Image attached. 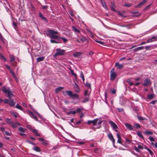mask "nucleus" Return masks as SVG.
Instances as JSON below:
<instances>
[{
	"mask_svg": "<svg viewBox=\"0 0 157 157\" xmlns=\"http://www.w3.org/2000/svg\"><path fill=\"white\" fill-rule=\"evenodd\" d=\"M115 7L114 2H111V5H110V8L111 10L113 11H116V10H115L114 8Z\"/></svg>",
	"mask_w": 157,
	"mask_h": 157,
	"instance_id": "16",
	"label": "nucleus"
},
{
	"mask_svg": "<svg viewBox=\"0 0 157 157\" xmlns=\"http://www.w3.org/2000/svg\"><path fill=\"white\" fill-rule=\"evenodd\" d=\"M144 4L142 3V2H141L139 4H138V5L135 6V8H137L138 7H140L141 6L143 5Z\"/></svg>",
	"mask_w": 157,
	"mask_h": 157,
	"instance_id": "37",
	"label": "nucleus"
},
{
	"mask_svg": "<svg viewBox=\"0 0 157 157\" xmlns=\"http://www.w3.org/2000/svg\"><path fill=\"white\" fill-rule=\"evenodd\" d=\"M75 91L77 93L79 92V88L78 86V85L76 84V83H75V85L74 86Z\"/></svg>",
	"mask_w": 157,
	"mask_h": 157,
	"instance_id": "14",
	"label": "nucleus"
},
{
	"mask_svg": "<svg viewBox=\"0 0 157 157\" xmlns=\"http://www.w3.org/2000/svg\"><path fill=\"white\" fill-rule=\"evenodd\" d=\"M26 141L27 142H28L29 144H32L34 145H36V144H35L29 140H26Z\"/></svg>",
	"mask_w": 157,
	"mask_h": 157,
	"instance_id": "49",
	"label": "nucleus"
},
{
	"mask_svg": "<svg viewBox=\"0 0 157 157\" xmlns=\"http://www.w3.org/2000/svg\"><path fill=\"white\" fill-rule=\"evenodd\" d=\"M116 93V90L114 89H113L112 91H111V93L112 94H115Z\"/></svg>",
	"mask_w": 157,
	"mask_h": 157,
	"instance_id": "64",
	"label": "nucleus"
},
{
	"mask_svg": "<svg viewBox=\"0 0 157 157\" xmlns=\"http://www.w3.org/2000/svg\"><path fill=\"white\" fill-rule=\"evenodd\" d=\"M29 113L30 114L32 115V116L31 117L34 119L36 121H37L38 120V118H37L36 116L34 115V113L31 111H30Z\"/></svg>",
	"mask_w": 157,
	"mask_h": 157,
	"instance_id": "12",
	"label": "nucleus"
},
{
	"mask_svg": "<svg viewBox=\"0 0 157 157\" xmlns=\"http://www.w3.org/2000/svg\"><path fill=\"white\" fill-rule=\"evenodd\" d=\"M11 125L14 128H16L17 127V125L13 123L11 124Z\"/></svg>",
	"mask_w": 157,
	"mask_h": 157,
	"instance_id": "61",
	"label": "nucleus"
},
{
	"mask_svg": "<svg viewBox=\"0 0 157 157\" xmlns=\"http://www.w3.org/2000/svg\"><path fill=\"white\" fill-rule=\"evenodd\" d=\"M81 40L82 42H83L86 41V39L84 37H82L81 38Z\"/></svg>",
	"mask_w": 157,
	"mask_h": 157,
	"instance_id": "54",
	"label": "nucleus"
},
{
	"mask_svg": "<svg viewBox=\"0 0 157 157\" xmlns=\"http://www.w3.org/2000/svg\"><path fill=\"white\" fill-rule=\"evenodd\" d=\"M27 128L29 129L31 131H32L33 130V127L29 125H27Z\"/></svg>",
	"mask_w": 157,
	"mask_h": 157,
	"instance_id": "39",
	"label": "nucleus"
},
{
	"mask_svg": "<svg viewBox=\"0 0 157 157\" xmlns=\"http://www.w3.org/2000/svg\"><path fill=\"white\" fill-rule=\"evenodd\" d=\"M147 150L149 152L151 155H152L153 154V152L149 149H147Z\"/></svg>",
	"mask_w": 157,
	"mask_h": 157,
	"instance_id": "52",
	"label": "nucleus"
},
{
	"mask_svg": "<svg viewBox=\"0 0 157 157\" xmlns=\"http://www.w3.org/2000/svg\"><path fill=\"white\" fill-rule=\"evenodd\" d=\"M6 66L7 67V69L10 72V71L12 70L11 69L10 67L9 66H8L7 65H6Z\"/></svg>",
	"mask_w": 157,
	"mask_h": 157,
	"instance_id": "50",
	"label": "nucleus"
},
{
	"mask_svg": "<svg viewBox=\"0 0 157 157\" xmlns=\"http://www.w3.org/2000/svg\"><path fill=\"white\" fill-rule=\"evenodd\" d=\"M124 124L127 128L128 129L130 130H133V128L132 126L130 124L128 123H125Z\"/></svg>",
	"mask_w": 157,
	"mask_h": 157,
	"instance_id": "11",
	"label": "nucleus"
},
{
	"mask_svg": "<svg viewBox=\"0 0 157 157\" xmlns=\"http://www.w3.org/2000/svg\"><path fill=\"white\" fill-rule=\"evenodd\" d=\"M138 118L140 121H143L146 120L145 118L140 116H138Z\"/></svg>",
	"mask_w": 157,
	"mask_h": 157,
	"instance_id": "38",
	"label": "nucleus"
},
{
	"mask_svg": "<svg viewBox=\"0 0 157 157\" xmlns=\"http://www.w3.org/2000/svg\"><path fill=\"white\" fill-rule=\"evenodd\" d=\"M59 39H62L63 40L64 43H66L68 41V40L66 38L61 36L59 37V39L57 40L58 41H59Z\"/></svg>",
	"mask_w": 157,
	"mask_h": 157,
	"instance_id": "22",
	"label": "nucleus"
},
{
	"mask_svg": "<svg viewBox=\"0 0 157 157\" xmlns=\"http://www.w3.org/2000/svg\"><path fill=\"white\" fill-rule=\"evenodd\" d=\"M6 121L7 123L9 124H11L13 123V121L10 119L6 118Z\"/></svg>",
	"mask_w": 157,
	"mask_h": 157,
	"instance_id": "28",
	"label": "nucleus"
},
{
	"mask_svg": "<svg viewBox=\"0 0 157 157\" xmlns=\"http://www.w3.org/2000/svg\"><path fill=\"white\" fill-rule=\"evenodd\" d=\"M134 126L136 128H140V125L138 123H136L134 124Z\"/></svg>",
	"mask_w": 157,
	"mask_h": 157,
	"instance_id": "45",
	"label": "nucleus"
},
{
	"mask_svg": "<svg viewBox=\"0 0 157 157\" xmlns=\"http://www.w3.org/2000/svg\"><path fill=\"white\" fill-rule=\"evenodd\" d=\"M109 123L113 129H117L118 128V127L116 124L113 121H109Z\"/></svg>",
	"mask_w": 157,
	"mask_h": 157,
	"instance_id": "8",
	"label": "nucleus"
},
{
	"mask_svg": "<svg viewBox=\"0 0 157 157\" xmlns=\"http://www.w3.org/2000/svg\"><path fill=\"white\" fill-rule=\"evenodd\" d=\"M5 133L6 135L8 136H10L11 135L10 133L7 131H5Z\"/></svg>",
	"mask_w": 157,
	"mask_h": 157,
	"instance_id": "62",
	"label": "nucleus"
},
{
	"mask_svg": "<svg viewBox=\"0 0 157 157\" xmlns=\"http://www.w3.org/2000/svg\"><path fill=\"white\" fill-rule=\"evenodd\" d=\"M32 132H33L36 136H40V135L38 134V132L37 130L36 129H33L32 131Z\"/></svg>",
	"mask_w": 157,
	"mask_h": 157,
	"instance_id": "26",
	"label": "nucleus"
},
{
	"mask_svg": "<svg viewBox=\"0 0 157 157\" xmlns=\"http://www.w3.org/2000/svg\"><path fill=\"white\" fill-rule=\"evenodd\" d=\"M50 42L52 43H61V42H58L56 41V40H53V39H51L50 40Z\"/></svg>",
	"mask_w": 157,
	"mask_h": 157,
	"instance_id": "36",
	"label": "nucleus"
},
{
	"mask_svg": "<svg viewBox=\"0 0 157 157\" xmlns=\"http://www.w3.org/2000/svg\"><path fill=\"white\" fill-rule=\"evenodd\" d=\"M76 111H70L67 113L68 115H71V114H75L76 113Z\"/></svg>",
	"mask_w": 157,
	"mask_h": 157,
	"instance_id": "29",
	"label": "nucleus"
},
{
	"mask_svg": "<svg viewBox=\"0 0 157 157\" xmlns=\"http://www.w3.org/2000/svg\"><path fill=\"white\" fill-rule=\"evenodd\" d=\"M144 134L146 135H152L153 134V132L151 131H146L144 132Z\"/></svg>",
	"mask_w": 157,
	"mask_h": 157,
	"instance_id": "31",
	"label": "nucleus"
},
{
	"mask_svg": "<svg viewBox=\"0 0 157 157\" xmlns=\"http://www.w3.org/2000/svg\"><path fill=\"white\" fill-rule=\"evenodd\" d=\"M56 52L53 56L54 57L57 56L63 55L64 54L65 50H61L60 48H57L56 50Z\"/></svg>",
	"mask_w": 157,
	"mask_h": 157,
	"instance_id": "4",
	"label": "nucleus"
},
{
	"mask_svg": "<svg viewBox=\"0 0 157 157\" xmlns=\"http://www.w3.org/2000/svg\"><path fill=\"white\" fill-rule=\"evenodd\" d=\"M157 102V100H153V101H152L150 103V104H152L153 105H154Z\"/></svg>",
	"mask_w": 157,
	"mask_h": 157,
	"instance_id": "55",
	"label": "nucleus"
},
{
	"mask_svg": "<svg viewBox=\"0 0 157 157\" xmlns=\"http://www.w3.org/2000/svg\"><path fill=\"white\" fill-rule=\"evenodd\" d=\"M63 88V87H59L55 89V92L56 93H57L59 92V91L62 90Z\"/></svg>",
	"mask_w": 157,
	"mask_h": 157,
	"instance_id": "20",
	"label": "nucleus"
},
{
	"mask_svg": "<svg viewBox=\"0 0 157 157\" xmlns=\"http://www.w3.org/2000/svg\"><path fill=\"white\" fill-rule=\"evenodd\" d=\"M82 54V53L80 52H76L73 54V56L75 57H78Z\"/></svg>",
	"mask_w": 157,
	"mask_h": 157,
	"instance_id": "17",
	"label": "nucleus"
},
{
	"mask_svg": "<svg viewBox=\"0 0 157 157\" xmlns=\"http://www.w3.org/2000/svg\"><path fill=\"white\" fill-rule=\"evenodd\" d=\"M117 109L118 110L119 112H121L124 111V109L123 108H117Z\"/></svg>",
	"mask_w": 157,
	"mask_h": 157,
	"instance_id": "56",
	"label": "nucleus"
},
{
	"mask_svg": "<svg viewBox=\"0 0 157 157\" xmlns=\"http://www.w3.org/2000/svg\"><path fill=\"white\" fill-rule=\"evenodd\" d=\"M30 8L31 9V10L33 11H36V10L35 7L33 5L32 3H31L30 4Z\"/></svg>",
	"mask_w": 157,
	"mask_h": 157,
	"instance_id": "34",
	"label": "nucleus"
},
{
	"mask_svg": "<svg viewBox=\"0 0 157 157\" xmlns=\"http://www.w3.org/2000/svg\"><path fill=\"white\" fill-rule=\"evenodd\" d=\"M89 99V98H86L82 102L85 103L88 101Z\"/></svg>",
	"mask_w": 157,
	"mask_h": 157,
	"instance_id": "46",
	"label": "nucleus"
},
{
	"mask_svg": "<svg viewBox=\"0 0 157 157\" xmlns=\"http://www.w3.org/2000/svg\"><path fill=\"white\" fill-rule=\"evenodd\" d=\"M58 32L57 31H55L52 29L48 30L47 33H46V35L51 38L59 39V37L57 35Z\"/></svg>",
	"mask_w": 157,
	"mask_h": 157,
	"instance_id": "2",
	"label": "nucleus"
},
{
	"mask_svg": "<svg viewBox=\"0 0 157 157\" xmlns=\"http://www.w3.org/2000/svg\"><path fill=\"white\" fill-rule=\"evenodd\" d=\"M101 4H102L103 7L106 9H107V6L105 3V2L103 0H101Z\"/></svg>",
	"mask_w": 157,
	"mask_h": 157,
	"instance_id": "18",
	"label": "nucleus"
},
{
	"mask_svg": "<svg viewBox=\"0 0 157 157\" xmlns=\"http://www.w3.org/2000/svg\"><path fill=\"white\" fill-rule=\"evenodd\" d=\"M44 57H38L36 59L37 62H39L42 61L44 60Z\"/></svg>",
	"mask_w": 157,
	"mask_h": 157,
	"instance_id": "27",
	"label": "nucleus"
},
{
	"mask_svg": "<svg viewBox=\"0 0 157 157\" xmlns=\"http://www.w3.org/2000/svg\"><path fill=\"white\" fill-rule=\"evenodd\" d=\"M120 26L122 27H128V29H130L131 28L129 26V25H120Z\"/></svg>",
	"mask_w": 157,
	"mask_h": 157,
	"instance_id": "51",
	"label": "nucleus"
},
{
	"mask_svg": "<svg viewBox=\"0 0 157 157\" xmlns=\"http://www.w3.org/2000/svg\"><path fill=\"white\" fill-rule=\"evenodd\" d=\"M66 93L70 97L73 99H79V96L78 95L76 94H73L71 91H66Z\"/></svg>",
	"mask_w": 157,
	"mask_h": 157,
	"instance_id": "3",
	"label": "nucleus"
},
{
	"mask_svg": "<svg viewBox=\"0 0 157 157\" xmlns=\"http://www.w3.org/2000/svg\"><path fill=\"white\" fill-rule=\"evenodd\" d=\"M85 86H86L87 87L90 89H91V85L90 83L88 82H86L85 84Z\"/></svg>",
	"mask_w": 157,
	"mask_h": 157,
	"instance_id": "40",
	"label": "nucleus"
},
{
	"mask_svg": "<svg viewBox=\"0 0 157 157\" xmlns=\"http://www.w3.org/2000/svg\"><path fill=\"white\" fill-rule=\"evenodd\" d=\"M149 139L151 141H154L155 140L154 139L153 137H149Z\"/></svg>",
	"mask_w": 157,
	"mask_h": 157,
	"instance_id": "58",
	"label": "nucleus"
},
{
	"mask_svg": "<svg viewBox=\"0 0 157 157\" xmlns=\"http://www.w3.org/2000/svg\"><path fill=\"white\" fill-rule=\"evenodd\" d=\"M131 4H128L127 3H125L124 4V6L125 7H129L132 6Z\"/></svg>",
	"mask_w": 157,
	"mask_h": 157,
	"instance_id": "53",
	"label": "nucleus"
},
{
	"mask_svg": "<svg viewBox=\"0 0 157 157\" xmlns=\"http://www.w3.org/2000/svg\"><path fill=\"white\" fill-rule=\"evenodd\" d=\"M71 73L72 75H73L75 77H76V76H77L76 74L75 73H74V71H73V70H71Z\"/></svg>",
	"mask_w": 157,
	"mask_h": 157,
	"instance_id": "47",
	"label": "nucleus"
},
{
	"mask_svg": "<svg viewBox=\"0 0 157 157\" xmlns=\"http://www.w3.org/2000/svg\"><path fill=\"white\" fill-rule=\"evenodd\" d=\"M9 101V100H8L7 99H5L4 100V102L5 104H8Z\"/></svg>",
	"mask_w": 157,
	"mask_h": 157,
	"instance_id": "48",
	"label": "nucleus"
},
{
	"mask_svg": "<svg viewBox=\"0 0 157 157\" xmlns=\"http://www.w3.org/2000/svg\"><path fill=\"white\" fill-rule=\"evenodd\" d=\"M117 136L118 138L117 142L121 144H122V142L121 140V138L120 136V134L119 133H117Z\"/></svg>",
	"mask_w": 157,
	"mask_h": 157,
	"instance_id": "13",
	"label": "nucleus"
},
{
	"mask_svg": "<svg viewBox=\"0 0 157 157\" xmlns=\"http://www.w3.org/2000/svg\"><path fill=\"white\" fill-rule=\"evenodd\" d=\"M39 17L42 19V20H44L45 21H47V19L44 17L41 13H39Z\"/></svg>",
	"mask_w": 157,
	"mask_h": 157,
	"instance_id": "25",
	"label": "nucleus"
},
{
	"mask_svg": "<svg viewBox=\"0 0 157 157\" xmlns=\"http://www.w3.org/2000/svg\"><path fill=\"white\" fill-rule=\"evenodd\" d=\"M16 107L17 108L19 109H20L21 110H22V108L21 106L20 105L18 104H17L16 105Z\"/></svg>",
	"mask_w": 157,
	"mask_h": 157,
	"instance_id": "35",
	"label": "nucleus"
},
{
	"mask_svg": "<svg viewBox=\"0 0 157 157\" xmlns=\"http://www.w3.org/2000/svg\"><path fill=\"white\" fill-rule=\"evenodd\" d=\"M151 84V81L148 78H146L144 81V83L143 84L144 86H147Z\"/></svg>",
	"mask_w": 157,
	"mask_h": 157,
	"instance_id": "7",
	"label": "nucleus"
},
{
	"mask_svg": "<svg viewBox=\"0 0 157 157\" xmlns=\"http://www.w3.org/2000/svg\"><path fill=\"white\" fill-rule=\"evenodd\" d=\"M137 134L138 136L139 137H141L142 139H144V137L142 135V133L140 131H138V132H137Z\"/></svg>",
	"mask_w": 157,
	"mask_h": 157,
	"instance_id": "23",
	"label": "nucleus"
},
{
	"mask_svg": "<svg viewBox=\"0 0 157 157\" xmlns=\"http://www.w3.org/2000/svg\"><path fill=\"white\" fill-rule=\"evenodd\" d=\"M156 40H157V38L156 37L154 36L148 40L147 41V43H148Z\"/></svg>",
	"mask_w": 157,
	"mask_h": 157,
	"instance_id": "10",
	"label": "nucleus"
},
{
	"mask_svg": "<svg viewBox=\"0 0 157 157\" xmlns=\"http://www.w3.org/2000/svg\"><path fill=\"white\" fill-rule=\"evenodd\" d=\"M82 121V120H81L77 122L76 123V124L77 125L79 124H80Z\"/></svg>",
	"mask_w": 157,
	"mask_h": 157,
	"instance_id": "59",
	"label": "nucleus"
},
{
	"mask_svg": "<svg viewBox=\"0 0 157 157\" xmlns=\"http://www.w3.org/2000/svg\"><path fill=\"white\" fill-rule=\"evenodd\" d=\"M153 97V95L152 94H149L147 96V98L148 99H152Z\"/></svg>",
	"mask_w": 157,
	"mask_h": 157,
	"instance_id": "30",
	"label": "nucleus"
},
{
	"mask_svg": "<svg viewBox=\"0 0 157 157\" xmlns=\"http://www.w3.org/2000/svg\"><path fill=\"white\" fill-rule=\"evenodd\" d=\"M108 137L111 140L113 144H114L115 143V140L112 134L111 133H109L108 134Z\"/></svg>",
	"mask_w": 157,
	"mask_h": 157,
	"instance_id": "9",
	"label": "nucleus"
},
{
	"mask_svg": "<svg viewBox=\"0 0 157 157\" xmlns=\"http://www.w3.org/2000/svg\"><path fill=\"white\" fill-rule=\"evenodd\" d=\"M33 150L34 151L38 152H40L41 151L40 149V148L38 147H34L33 148Z\"/></svg>",
	"mask_w": 157,
	"mask_h": 157,
	"instance_id": "21",
	"label": "nucleus"
},
{
	"mask_svg": "<svg viewBox=\"0 0 157 157\" xmlns=\"http://www.w3.org/2000/svg\"><path fill=\"white\" fill-rule=\"evenodd\" d=\"M88 91L87 90H86L84 92L85 96L88 95Z\"/></svg>",
	"mask_w": 157,
	"mask_h": 157,
	"instance_id": "60",
	"label": "nucleus"
},
{
	"mask_svg": "<svg viewBox=\"0 0 157 157\" xmlns=\"http://www.w3.org/2000/svg\"><path fill=\"white\" fill-rule=\"evenodd\" d=\"M144 48V47L143 46L140 47H139L136 48L134 49V51L135 52H137L140 50Z\"/></svg>",
	"mask_w": 157,
	"mask_h": 157,
	"instance_id": "24",
	"label": "nucleus"
},
{
	"mask_svg": "<svg viewBox=\"0 0 157 157\" xmlns=\"http://www.w3.org/2000/svg\"><path fill=\"white\" fill-rule=\"evenodd\" d=\"M115 66L118 68L121 69L123 67V65L121 64H119L118 62H116L115 63Z\"/></svg>",
	"mask_w": 157,
	"mask_h": 157,
	"instance_id": "19",
	"label": "nucleus"
},
{
	"mask_svg": "<svg viewBox=\"0 0 157 157\" xmlns=\"http://www.w3.org/2000/svg\"><path fill=\"white\" fill-rule=\"evenodd\" d=\"M72 30L76 33H80V31L76 27H75V26H72Z\"/></svg>",
	"mask_w": 157,
	"mask_h": 157,
	"instance_id": "15",
	"label": "nucleus"
},
{
	"mask_svg": "<svg viewBox=\"0 0 157 157\" xmlns=\"http://www.w3.org/2000/svg\"><path fill=\"white\" fill-rule=\"evenodd\" d=\"M107 92H105V101L106 103H107Z\"/></svg>",
	"mask_w": 157,
	"mask_h": 157,
	"instance_id": "41",
	"label": "nucleus"
},
{
	"mask_svg": "<svg viewBox=\"0 0 157 157\" xmlns=\"http://www.w3.org/2000/svg\"><path fill=\"white\" fill-rule=\"evenodd\" d=\"M98 121V119L96 118L93 120H89L87 122V124H90L92 123L93 125H96L97 122Z\"/></svg>",
	"mask_w": 157,
	"mask_h": 157,
	"instance_id": "6",
	"label": "nucleus"
},
{
	"mask_svg": "<svg viewBox=\"0 0 157 157\" xmlns=\"http://www.w3.org/2000/svg\"><path fill=\"white\" fill-rule=\"evenodd\" d=\"M82 110H83V109L82 108H78V109H77L76 111V112L78 113H80Z\"/></svg>",
	"mask_w": 157,
	"mask_h": 157,
	"instance_id": "33",
	"label": "nucleus"
},
{
	"mask_svg": "<svg viewBox=\"0 0 157 157\" xmlns=\"http://www.w3.org/2000/svg\"><path fill=\"white\" fill-rule=\"evenodd\" d=\"M110 80L113 81L115 79L117 75V74L115 72V69L114 68L112 69L110 71Z\"/></svg>",
	"mask_w": 157,
	"mask_h": 157,
	"instance_id": "5",
	"label": "nucleus"
},
{
	"mask_svg": "<svg viewBox=\"0 0 157 157\" xmlns=\"http://www.w3.org/2000/svg\"><path fill=\"white\" fill-rule=\"evenodd\" d=\"M18 129L19 131L21 132H25V130L24 129V128L21 127H19L18 128Z\"/></svg>",
	"mask_w": 157,
	"mask_h": 157,
	"instance_id": "42",
	"label": "nucleus"
},
{
	"mask_svg": "<svg viewBox=\"0 0 157 157\" xmlns=\"http://www.w3.org/2000/svg\"><path fill=\"white\" fill-rule=\"evenodd\" d=\"M138 148L139 149H143V147L142 146L140 145H138Z\"/></svg>",
	"mask_w": 157,
	"mask_h": 157,
	"instance_id": "57",
	"label": "nucleus"
},
{
	"mask_svg": "<svg viewBox=\"0 0 157 157\" xmlns=\"http://www.w3.org/2000/svg\"><path fill=\"white\" fill-rule=\"evenodd\" d=\"M14 59H15V58H14V56H10V62H12L14 61Z\"/></svg>",
	"mask_w": 157,
	"mask_h": 157,
	"instance_id": "44",
	"label": "nucleus"
},
{
	"mask_svg": "<svg viewBox=\"0 0 157 157\" xmlns=\"http://www.w3.org/2000/svg\"><path fill=\"white\" fill-rule=\"evenodd\" d=\"M19 134L21 136L23 137H25L26 136L25 134L23 133H19Z\"/></svg>",
	"mask_w": 157,
	"mask_h": 157,
	"instance_id": "63",
	"label": "nucleus"
},
{
	"mask_svg": "<svg viewBox=\"0 0 157 157\" xmlns=\"http://www.w3.org/2000/svg\"><path fill=\"white\" fill-rule=\"evenodd\" d=\"M0 58L3 59L5 61H7L6 58L1 53H0Z\"/></svg>",
	"mask_w": 157,
	"mask_h": 157,
	"instance_id": "32",
	"label": "nucleus"
},
{
	"mask_svg": "<svg viewBox=\"0 0 157 157\" xmlns=\"http://www.w3.org/2000/svg\"><path fill=\"white\" fill-rule=\"evenodd\" d=\"M95 41L101 45H103L104 44V43L103 42H102V41L98 40H95Z\"/></svg>",
	"mask_w": 157,
	"mask_h": 157,
	"instance_id": "43",
	"label": "nucleus"
},
{
	"mask_svg": "<svg viewBox=\"0 0 157 157\" xmlns=\"http://www.w3.org/2000/svg\"><path fill=\"white\" fill-rule=\"evenodd\" d=\"M2 92L7 94V96L9 99V101L8 104L10 107L14 106L15 103L13 101V99L11 98L14 96V94L13 93L10 87H8L7 88L5 86H3L2 88Z\"/></svg>",
	"mask_w": 157,
	"mask_h": 157,
	"instance_id": "1",
	"label": "nucleus"
}]
</instances>
